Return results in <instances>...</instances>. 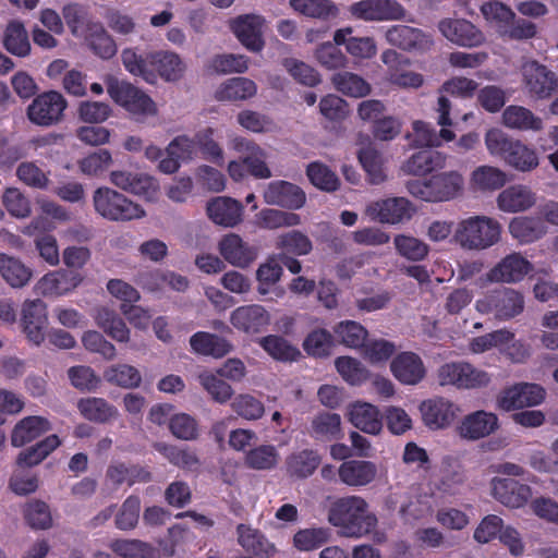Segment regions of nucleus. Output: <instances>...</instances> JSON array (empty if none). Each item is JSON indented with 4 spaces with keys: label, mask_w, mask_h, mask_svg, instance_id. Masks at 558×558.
Segmentation results:
<instances>
[{
    "label": "nucleus",
    "mask_w": 558,
    "mask_h": 558,
    "mask_svg": "<svg viewBox=\"0 0 558 558\" xmlns=\"http://www.w3.org/2000/svg\"><path fill=\"white\" fill-rule=\"evenodd\" d=\"M328 522L340 529L344 536L362 537L375 529L377 517L369 510V505L363 497L352 495L332 502Z\"/></svg>",
    "instance_id": "f257e3e1"
},
{
    "label": "nucleus",
    "mask_w": 558,
    "mask_h": 558,
    "mask_svg": "<svg viewBox=\"0 0 558 558\" xmlns=\"http://www.w3.org/2000/svg\"><path fill=\"white\" fill-rule=\"evenodd\" d=\"M501 225L486 215H472L461 219L453 231V241L466 251H484L500 241Z\"/></svg>",
    "instance_id": "f03ea898"
},
{
    "label": "nucleus",
    "mask_w": 558,
    "mask_h": 558,
    "mask_svg": "<svg viewBox=\"0 0 558 558\" xmlns=\"http://www.w3.org/2000/svg\"><path fill=\"white\" fill-rule=\"evenodd\" d=\"M109 97L135 121L144 122L158 114V106L143 89L113 75L104 77Z\"/></svg>",
    "instance_id": "7ed1b4c3"
},
{
    "label": "nucleus",
    "mask_w": 558,
    "mask_h": 558,
    "mask_svg": "<svg viewBox=\"0 0 558 558\" xmlns=\"http://www.w3.org/2000/svg\"><path fill=\"white\" fill-rule=\"evenodd\" d=\"M464 177L458 170L444 171L424 180H411L408 192L415 198L428 203H446L460 197L464 192Z\"/></svg>",
    "instance_id": "20e7f679"
},
{
    "label": "nucleus",
    "mask_w": 558,
    "mask_h": 558,
    "mask_svg": "<svg viewBox=\"0 0 558 558\" xmlns=\"http://www.w3.org/2000/svg\"><path fill=\"white\" fill-rule=\"evenodd\" d=\"M93 203L96 213L110 221L124 222L146 217V211L140 204L110 187L97 189Z\"/></svg>",
    "instance_id": "39448f33"
},
{
    "label": "nucleus",
    "mask_w": 558,
    "mask_h": 558,
    "mask_svg": "<svg viewBox=\"0 0 558 558\" xmlns=\"http://www.w3.org/2000/svg\"><path fill=\"white\" fill-rule=\"evenodd\" d=\"M441 386H453L458 389H481L490 383V375L466 362H451L441 365L437 372Z\"/></svg>",
    "instance_id": "423d86ee"
},
{
    "label": "nucleus",
    "mask_w": 558,
    "mask_h": 558,
    "mask_svg": "<svg viewBox=\"0 0 558 558\" xmlns=\"http://www.w3.org/2000/svg\"><path fill=\"white\" fill-rule=\"evenodd\" d=\"M475 308L481 314H493L500 320H508L523 312L524 298L519 291L506 288L478 299Z\"/></svg>",
    "instance_id": "0eeeda50"
},
{
    "label": "nucleus",
    "mask_w": 558,
    "mask_h": 558,
    "mask_svg": "<svg viewBox=\"0 0 558 558\" xmlns=\"http://www.w3.org/2000/svg\"><path fill=\"white\" fill-rule=\"evenodd\" d=\"M66 107L68 101L61 93L49 90L37 95L27 107L26 113L32 123L51 126L63 119Z\"/></svg>",
    "instance_id": "6e6552de"
},
{
    "label": "nucleus",
    "mask_w": 558,
    "mask_h": 558,
    "mask_svg": "<svg viewBox=\"0 0 558 558\" xmlns=\"http://www.w3.org/2000/svg\"><path fill=\"white\" fill-rule=\"evenodd\" d=\"M415 211L413 204L405 197H389L369 202L364 215L371 220L385 225H398L410 220Z\"/></svg>",
    "instance_id": "1a4fd4ad"
},
{
    "label": "nucleus",
    "mask_w": 558,
    "mask_h": 558,
    "mask_svg": "<svg viewBox=\"0 0 558 558\" xmlns=\"http://www.w3.org/2000/svg\"><path fill=\"white\" fill-rule=\"evenodd\" d=\"M422 421L432 430L450 427L462 413L461 407L445 397H434L424 400L418 405Z\"/></svg>",
    "instance_id": "9d476101"
},
{
    "label": "nucleus",
    "mask_w": 558,
    "mask_h": 558,
    "mask_svg": "<svg viewBox=\"0 0 558 558\" xmlns=\"http://www.w3.org/2000/svg\"><path fill=\"white\" fill-rule=\"evenodd\" d=\"M229 27L247 50L259 52L265 47L266 20L259 14H241L229 21Z\"/></svg>",
    "instance_id": "9b49d317"
},
{
    "label": "nucleus",
    "mask_w": 558,
    "mask_h": 558,
    "mask_svg": "<svg viewBox=\"0 0 558 558\" xmlns=\"http://www.w3.org/2000/svg\"><path fill=\"white\" fill-rule=\"evenodd\" d=\"M546 396L537 384L520 383L504 389L497 397V407L504 411H514L541 404Z\"/></svg>",
    "instance_id": "f8f14e48"
},
{
    "label": "nucleus",
    "mask_w": 558,
    "mask_h": 558,
    "mask_svg": "<svg viewBox=\"0 0 558 558\" xmlns=\"http://www.w3.org/2000/svg\"><path fill=\"white\" fill-rule=\"evenodd\" d=\"M490 495L509 509H520L532 498V488L511 477L496 476L489 483Z\"/></svg>",
    "instance_id": "ddd939ff"
},
{
    "label": "nucleus",
    "mask_w": 558,
    "mask_h": 558,
    "mask_svg": "<svg viewBox=\"0 0 558 558\" xmlns=\"http://www.w3.org/2000/svg\"><path fill=\"white\" fill-rule=\"evenodd\" d=\"M533 269L532 264L519 253H512L498 262L486 275L480 278L481 287L486 283H517Z\"/></svg>",
    "instance_id": "4468645a"
},
{
    "label": "nucleus",
    "mask_w": 558,
    "mask_h": 558,
    "mask_svg": "<svg viewBox=\"0 0 558 558\" xmlns=\"http://www.w3.org/2000/svg\"><path fill=\"white\" fill-rule=\"evenodd\" d=\"M110 182L117 187L155 203L159 197L158 181L145 173L117 170L110 173Z\"/></svg>",
    "instance_id": "2eb2a0df"
},
{
    "label": "nucleus",
    "mask_w": 558,
    "mask_h": 558,
    "mask_svg": "<svg viewBox=\"0 0 558 558\" xmlns=\"http://www.w3.org/2000/svg\"><path fill=\"white\" fill-rule=\"evenodd\" d=\"M349 12L363 21H396L405 16L404 8L396 0H362L351 4Z\"/></svg>",
    "instance_id": "dca6fc26"
},
{
    "label": "nucleus",
    "mask_w": 558,
    "mask_h": 558,
    "mask_svg": "<svg viewBox=\"0 0 558 558\" xmlns=\"http://www.w3.org/2000/svg\"><path fill=\"white\" fill-rule=\"evenodd\" d=\"M83 281V277L65 269L52 270L45 274L34 284V292L37 295L59 298L70 294Z\"/></svg>",
    "instance_id": "f3484780"
},
{
    "label": "nucleus",
    "mask_w": 558,
    "mask_h": 558,
    "mask_svg": "<svg viewBox=\"0 0 558 558\" xmlns=\"http://www.w3.org/2000/svg\"><path fill=\"white\" fill-rule=\"evenodd\" d=\"M513 333L506 329H499L484 336L473 338L469 349L474 354H481L492 349L506 351L514 361H521L527 356V350L521 343H512Z\"/></svg>",
    "instance_id": "a211bd4d"
},
{
    "label": "nucleus",
    "mask_w": 558,
    "mask_h": 558,
    "mask_svg": "<svg viewBox=\"0 0 558 558\" xmlns=\"http://www.w3.org/2000/svg\"><path fill=\"white\" fill-rule=\"evenodd\" d=\"M385 37L389 45L410 52L424 53L430 50L434 45L430 35L408 25L388 27Z\"/></svg>",
    "instance_id": "6ab92c4d"
},
{
    "label": "nucleus",
    "mask_w": 558,
    "mask_h": 558,
    "mask_svg": "<svg viewBox=\"0 0 558 558\" xmlns=\"http://www.w3.org/2000/svg\"><path fill=\"white\" fill-rule=\"evenodd\" d=\"M499 428L498 416L485 410L466 414L457 426V434L465 440H480L494 434Z\"/></svg>",
    "instance_id": "aec40b11"
},
{
    "label": "nucleus",
    "mask_w": 558,
    "mask_h": 558,
    "mask_svg": "<svg viewBox=\"0 0 558 558\" xmlns=\"http://www.w3.org/2000/svg\"><path fill=\"white\" fill-rule=\"evenodd\" d=\"M345 416L359 430L378 436L384 429L383 413L379 408L366 401H354L348 404Z\"/></svg>",
    "instance_id": "412c9836"
},
{
    "label": "nucleus",
    "mask_w": 558,
    "mask_h": 558,
    "mask_svg": "<svg viewBox=\"0 0 558 558\" xmlns=\"http://www.w3.org/2000/svg\"><path fill=\"white\" fill-rule=\"evenodd\" d=\"M264 202L268 205L296 210L306 203L305 192L288 181L278 180L268 183L263 192Z\"/></svg>",
    "instance_id": "4be33fe9"
},
{
    "label": "nucleus",
    "mask_w": 558,
    "mask_h": 558,
    "mask_svg": "<svg viewBox=\"0 0 558 558\" xmlns=\"http://www.w3.org/2000/svg\"><path fill=\"white\" fill-rule=\"evenodd\" d=\"M521 71L525 87L538 98H547L558 89L556 75L537 61H525Z\"/></svg>",
    "instance_id": "5701e85b"
},
{
    "label": "nucleus",
    "mask_w": 558,
    "mask_h": 558,
    "mask_svg": "<svg viewBox=\"0 0 558 558\" xmlns=\"http://www.w3.org/2000/svg\"><path fill=\"white\" fill-rule=\"evenodd\" d=\"M22 326L28 341L39 345L48 326L46 303L39 299L26 300L22 307Z\"/></svg>",
    "instance_id": "b1692460"
},
{
    "label": "nucleus",
    "mask_w": 558,
    "mask_h": 558,
    "mask_svg": "<svg viewBox=\"0 0 558 558\" xmlns=\"http://www.w3.org/2000/svg\"><path fill=\"white\" fill-rule=\"evenodd\" d=\"M438 29L449 41L461 47H477L485 41L483 33L463 19H445Z\"/></svg>",
    "instance_id": "393cba45"
},
{
    "label": "nucleus",
    "mask_w": 558,
    "mask_h": 558,
    "mask_svg": "<svg viewBox=\"0 0 558 558\" xmlns=\"http://www.w3.org/2000/svg\"><path fill=\"white\" fill-rule=\"evenodd\" d=\"M390 372L402 385L415 386L426 376V367L421 356L414 352H401L390 362Z\"/></svg>",
    "instance_id": "a878e982"
},
{
    "label": "nucleus",
    "mask_w": 558,
    "mask_h": 558,
    "mask_svg": "<svg viewBox=\"0 0 558 558\" xmlns=\"http://www.w3.org/2000/svg\"><path fill=\"white\" fill-rule=\"evenodd\" d=\"M206 214L215 225L233 228L242 222L244 207L232 197L216 196L207 202Z\"/></svg>",
    "instance_id": "bb28decb"
},
{
    "label": "nucleus",
    "mask_w": 558,
    "mask_h": 558,
    "mask_svg": "<svg viewBox=\"0 0 558 558\" xmlns=\"http://www.w3.org/2000/svg\"><path fill=\"white\" fill-rule=\"evenodd\" d=\"M269 312L259 304L242 305L230 315L231 325L245 333L260 332L270 324Z\"/></svg>",
    "instance_id": "cd10ccee"
},
{
    "label": "nucleus",
    "mask_w": 558,
    "mask_h": 558,
    "mask_svg": "<svg viewBox=\"0 0 558 558\" xmlns=\"http://www.w3.org/2000/svg\"><path fill=\"white\" fill-rule=\"evenodd\" d=\"M232 148L243 155L250 174L257 179H269L272 175L266 163L267 154L256 143L235 137L232 141Z\"/></svg>",
    "instance_id": "c85d7f7f"
},
{
    "label": "nucleus",
    "mask_w": 558,
    "mask_h": 558,
    "mask_svg": "<svg viewBox=\"0 0 558 558\" xmlns=\"http://www.w3.org/2000/svg\"><path fill=\"white\" fill-rule=\"evenodd\" d=\"M340 481L351 487H363L373 483L378 475L376 463L369 460H348L338 469Z\"/></svg>",
    "instance_id": "c756f323"
},
{
    "label": "nucleus",
    "mask_w": 558,
    "mask_h": 558,
    "mask_svg": "<svg viewBox=\"0 0 558 558\" xmlns=\"http://www.w3.org/2000/svg\"><path fill=\"white\" fill-rule=\"evenodd\" d=\"M497 207L509 214L526 211L536 204V194L524 184H514L502 190L497 196Z\"/></svg>",
    "instance_id": "7c9ffc66"
},
{
    "label": "nucleus",
    "mask_w": 558,
    "mask_h": 558,
    "mask_svg": "<svg viewBox=\"0 0 558 558\" xmlns=\"http://www.w3.org/2000/svg\"><path fill=\"white\" fill-rule=\"evenodd\" d=\"M218 250L227 263L239 268L248 267L256 258L254 250L235 233L225 235L219 241Z\"/></svg>",
    "instance_id": "2f4dec72"
},
{
    "label": "nucleus",
    "mask_w": 558,
    "mask_h": 558,
    "mask_svg": "<svg viewBox=\"0 0 558 558\" xmlns=\"http://www.w3.org/2000/svg\"><path fill=\"white\" fill-rule=\"evenodd\" d=\"M447 157L442 153L422 149L412 154L401 165V171L409 175H425L446 166Z\"/></svg>",
    "instance_id": "473e14b6"
},
{
    "label": "nucleus",
    "mask_w": 558,
    "mask_h": 558,
    "mask_svg": "<svg viewBox=\"0 0 558 558\" xmlns=\"http://www.w3.org/2000/svg\"><path fill=\"white\" fill-rule=\"evenodd\" d=\"M82 39L88 49L101 60H110L118 52L116 39L99 21L88 24V33Z\"/></svg>",
    "instance_id": "72a5a7b5"
},
{
    "label": "nucleus",
    "mask_w": 558,
    "mask_h": 558,
    "mask_svg": "<svg viewBox=\"0 0 558 558\" xmlns=\"http://www.w3.org/2000/svg\"><path fill=\"white\" fill-rule=\"evenodd\" d=\"M151 66L166 82L180 81L186 71L183 59L173 51H156L149 53Z\"/></svg>",
    "instance_id": "f704fd0d"
},
{
    "label": "nucleus",
    "mask_w": 558,
    "mask_h": 558,
    "mask_svg": "<svg viewBox=\"0 0 558 558\" xmlns=\"http://www.w3.org/2000/svg\"><path fill=\"white\" fill-rule=\"evenodd\" d=\"M236 531L238 543L245 551L259 558H272L276 555V546L258 530L253 529L250 525L240 524Z\"/></svg>",
    "instance_id": "c9c22d12"
},
{
    "label": "nucleus",
    "mask_w": 558,
    "mask_h": 558,
    "mask_svg": "<svg viewBox=\"0 0 558 558\" xmlns=\"http://www.w3.org/2000/svg\"><path fill=\"white\" fill-rule=\"evenodd\" d=\"M506 182V172L494 166L482 165L470 173V187L475 192H494L501 189Z\"/></svg>",
    "instance_id": "e433bc0d"
},
{
    "label": "nucleus",
    "mask_w": 558,
    "mask_h": 558,
    "mask_svg": "<svg viewBox=\"0 0 558 558\" xmlns=\"http://www.w3.org/2000/svg\"><path fill=\"white\" fill-rule=\"evenodd\" d=\"M502 124L511 130L538 132L543 129V120L535 116L530 109L511 105L508 106L501 116Z\"/></svg>",
    "instance_id": "4c0bfd02"
},
{
    "label": "nucleus",
    "mask_w": 558,
    "mask_h": 558,
    "mask_svg": "<svg viewBox=\"0 0 558 558\" xmlns=\"http://www.w3.org/2000/svg\"><path fill=\"white\" fill-rule=\"evenodd\" d=\"M51 423L46 417H24L15 425L12 432L11 442L14 447H22L51 430Z\"/></svg>",
    "instance_id": "58836bf2"
},
{
    "label": "nucleus",
    "mask_w": 558,
    "mask_h": 558,
    "mask_svg": "<svg viewBox=\"0 0 558 558\" xmlns=\"http://www.w3.org/2000/svg\"><path fill=\"white\" fill-rule=\"evenodd\" d=\"M508 228L512 238L523 244L535 242L547 233L545 221L536 217H515Z\"/></svg>",
    "instance_id": "ea45409f"
},
{
    "label": "nucleus",
    "mask_w": 558,
    "mask_h": 558,
    "mask_svg": "<svg viewBox=\"0 0 558 558\" xmlns=\"http://www.w3.org/2000/svg\"><path fill=\"white\" fill-rule=\"evenodd\" d=\"M257 94V85L254 81L238 76L226 80L215 93L220 101H240L254 97Z\"/></svg>",
    "instance_id": "a19ab883"
},
{
    "label": "nucleus",
    "mask_w": 558,
    "mask_h": 558,
    "mask_svg": "<svg viewBox=\"0 0 558 558\" xmlns=\"http://www.w3.org/2000/svg\"><path fill=\"white\" fill-rule=\"evenodd\" d=\"M96 325L117 342H129L131 330L125 322L108 307H99L95 311Z\"/></svg>",
    "instance_id": "79ce46f5"
},
{
    "label": "nucleus",
    "mask_w": 558,
    "mask_h": 558,
    "mask_svg": "<svg viewBox=\"0 0 558 558\" xmlns=\"http://www.w3.org/2000/svg\"><path fill=\"white\" fill-rule=\"evenodd\" d=\"M192 350L202 355L221 359L232 351V344L217 335L198 331L190 339Z\"/></svg>",
    "instance_id": "37998d69"
},
{
    "label": "nucleus",
    "mask_w": 558,
    "mask_h": 558,
    "mask_svg": "<svg viewBox=\"0 0 558 558\" xmlns=\"http://www.w3.org/2000/svg\"><path fill=\"white\" fill-rule=\"evenodd\" d=\"M0 275L12 288H23L33 278V269L20 258L0 254Z\"/></svg>",
    "instance_id": "c03bdc74"
},
{
    "label": "nucleus",
    "mask_w": 558,
    "mask_h": 558,
    "mask_svg": "<svg viewBox=\"0 0 558 558\" xmlns=\"http://www.w3.org/2000/svg\"><path fill=\"white\" fill-rule=\"evenodd\" d=\"M77 409L84 418L96 423H107L119 417L118 409L104 398L80 399Z\"/></svg>",
    "instance_id": "a18cd8bd"
},
{
    "label": "nucleus",
    "mask_w": 558,
    "mask_h": 558,
    "mask_svg": "<svg viewBox=\"0 0 558 558\" xmlns=\"http://www.w3.org/2000/svg\"><path fill=\"white\" fill-rule=\"evenodd\" d=\"M504 162L519 172H531L539 165L535 148L515 140Z\"/></svg>",
    "instance_id": "49530a36"
},
{
    "label": "nucleus",
    "mask_w": 558,
    "mask_h": 558,
    "mask_svg": "<svg viewBox=\"0 0 558 558\" xmlns=\"http://www.w3.org/2000/svg\"><path fill=\"white\" fill-rule=\"evenodd\" d=\"M121 62L131 75L140 76L147 83L155 80V71L151 68L149 53L143 54L134 47L122 49L120 54Z\"/></svg>",
    "instance_id": "de8ad7c7"
},
{
    "label": "nucleus",
    "mask_w": 558,
    "mask_h": 558,
    "mask_svg": "<svg viewBox=\"0 0 558 558\" xmlns=\"http://www.w3.org/2000/svg\"><path fill=\"white\" fill-rule=\"evenodd\" d=\"M331 532L324 526H310L299 529L292 537V546L300 553L317 550L330 539Z\"/></svg>",
    "instance_id": "09e8293b"
},
{
    "label": "nucleus",
    "mask_w": 558,
    "mask_h": 558,
    "mask_svg": "<svg viewBox=\"0 0 558 558\" xmlns=\"http://www.w3.org/2000/svg\"><path fill=\"white\" fill-rule=\"evenodd\" d=\"M219 374L210 369H203L197 374L201 387L217 403L225 404L232 399L233 389Z\"/></svg>",
    "instance_id": "8fccbe9b"
},
{
    "label": "nucleus",
    "mask_w": 558,
    "mask_h": 558,
    "mask_svg": "<svg viewBox=\"0 0 558 558\" xmlns=\"http://www.w3.org/2000/svg\"><path fill=\"white\" fill-rule=\"evenodd\" d=\"M4 48L17 57H27L31 53V43L24 24L21 21H10L4 29Z\"/></svg>",
    "instance_id": "3c124183"
},
{
    "label": "nucleus",
    "mask_w": 558,
    "mask_h": 558,
    "mask_svg": "<svg viewBox=\"0 0 558 558\" xmlns=\"http://www.w3.org/2000/svg\"><path fill=\"white\" fill-rule=\"evenodd\" d=\"M319 463L318 453L306 449L291 453L286 460V469L291 477L306 478L315 472Z\"/></svg>",
    "instance_id": "603ef678"
},
{
    "label": "nucleus",
    "mask_w": 558,
    "mask_h": 558,
    "mask_svg": "<svg viewBox=\"0 0 558 558\" xmlns=\"http://www.w3.org/2000/svg\"><path fill=\"white\" fill-rule=\"evenodd\" d=\"M293 11L307 17L329 20L337 17L339 9L331 0H289Z\"/></svg>",
    "instance_id": "864d4df0"
},
{
    "label": "nucleus",
    "mask_w": 558,
    "mask_h": 558,
    "mask_svg": "<svg viewBox=\"0 0 558 558\" xmlns=\"http://www.w3.org/2000/svg\"><path fill=\"white\" fill-rule=\"evenodd\" d=\"M280 460V453L274 445H259L248 450L244 457V464L255 471H269L275 469Z\"/></svg>",
    "instance_id": "5fc2aeb1"
},
{
    "label": "nucleus",
    "mask_w": 558,
    "mask_h": 558,
    "mask_svg": "<svg viewBox=\"0 0 558 558\" xmlns=\"http://www.w3.org/2000/svg\"><path fill=\"white\" fill-rule=\"evenodd\" d=\"M333 87L341 94L361 98L367 96L372 88L362 76L352 72H339L331 77Z\"/></svg>",
    "instance_id": "6e6d98bb"
},
{
    "label": "nucleus",
    "mask_w": 558,
    "mask_h": 558,
    "mask_svg": "<svg viewBox=\"0 0 558 558\" xmlns=\"http://www.w3.org/2000/svg\"><path fill=\"white\" fill-rule=\"evenodd\" d=\"M62 16L72 36L81 39L88 33V24L98 22L90 19L87 10L75 2L62 8Z\"/></svg>",
    "instance_id": "4d7b16f0"
},
{
    "label": "nucleus",
    "mask_w": 558,
    "mask_h": 558,
    "mask_svg": "<svg viewBox=\"0 0 558 558\" xmlns=\"http://www.w3.org/2000/svg\"><path fill=\"white\" fill-rule=\"evenodd\" d=\"M106 381L124 389L137 388L142 384L140 371L130 364H114L104 372Z\"/></svg>",
    "instance_id": "13d9d810"
},
{
    "label": "nucleus",
    "mask_w": 558,
    "mask_h": 558,
    "mask_svg": "<svg viewBox=\"0 0 558 558\" xmlns=\"http://www.w3.org/2000/svg\"><path fill=\"white\" fill-rule=\"evenodd\" d=\"M216 135L214 128L206 126L196 132L194 141L196 150H201L207 160L221 166L225 161L223 149L216 141Z\"/></svg>",
    "instance_id": "bf43d9fd"
},
{
    "label": "nucleus",
    "mask_w": 558,
    "mask_h": 558,
    "mask_svg": "<svg viewBox=\"0 0 558 558\" xmlns=\"http://www.w3.org/2000/svg\"><path fill=\"white\" fill-rule=\"evenodd\" d=\"M393 245L398 255L411 262L424 260L429 253V246L424 241L410 234H397Z\"/></svg>",
    "instance_id": "052dcab7"
},
{
    "label": "nucleus",
    "mask_w": 558,
    "mask_h": 558,
    "mask_svg": "<svg viewBox=\"0 0 558 558\" xmlns=\"http://www.w3.org/2000/svg\"><path fill=\"white\" fill-rule=\"evenodd\" d=\"M110 548L122 558H160L157 548L137 539H117Z\"/></svg>",
    "instance_id": "680f3d73"
},
{
    "label": "nucleus",
    "mask_w": 558,
    "mask_h": 558,
    "mask_svg": "<svg viewBox=\"0 0 558 558\" xmlns=\"http://www.w3.org/2000/svg\"><path fill=\"white\" fill-rule=\"evenodd\" d=\"M335 366L342 379L351 386H361L371 376L369 371L356 359L340 356Z\"/></svg>",
    "instance_id": "e2e57ef3"
},
{
    "label": "nucleus",
    "mask_w": 558,
    "mask_h": 558,
    "mask_svg": "<svg viewBox=\"0 0 558 558\" xmlns=\"http://www.w3.org/2000/svg\"><path fill=\"white\" fill-rule=\"evenodd\" d=\"M359 160L367 173L371 183L380 184L386 180V158L376 149L368 147L360 150Z\"/></svg>",
    "instance_id": "0e129e2a"
},
{
    "label": "nucleus",
    "mask_w": 558,
    "mask_h": 558,
    "mask_svg": "<svg viewBox=\"0 0 558 558\" xmlns=\"http://www.w3.org/2000/svg\"><path fill=\"white\" fill-rule=\"evenodd\" d=\"M306 175L311 183L325 192H333L340 185L338 175L320 161H313L306 168Z\"/></svg>",
    "instance_id": "69168bd1"
},
{
    "label": "nucleus",
    "mask_w": 558,
    "mask_h": 558,
    "mask_svg": "<svg viewBox=\"0 0 558 558\" xmlns=\"http://www.w3.org/2000/svg\"><path fill=\"white\" fill-rule=\"evenodd\" d=\"M24 518L34 530H49L53 526L50 507L41 500H31L24 507Z\"/></svg>",
    "instance_id": "338daca9"
},
{
    "label": "nucleus",
    "mask_w": 558,
    "mask_h": 558,
    "mask_svg": "<svg viewBox=\"0 0 558 558\" xmlns=\"http://www.w3.org/2000/svg\"><path fill=\"white\" fill-rule=\"evenodd\" d=\"M258 343L271 357L278 361H295L301 355L296 347L279 336L270 335L260 338Z\"/></svg>",
    "instance_id": "774afa93"
}]
</instances>
